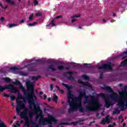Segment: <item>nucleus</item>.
Masks as SVG:
<instances>
[{"label":"nucleus","mask_w":127,"mask_h":127,"mask_svg":"<svg viewBox=\"0 0 127 127\" xmlns=\"http://www.w3.org/2000/svg\"><path fill=\"white\" fill-rule=\"evenodd\" d=\"M78 83H79V84H81V85H83L84 86H86V87H91V84L89 82H84L81 80V79L78 80Z\"/></svg>","instance_id":"15"},{"label":"nucleus","mask_w":127,"mask_h":127,"mask_svg":"<svg viewBox=\"0 0 127 127\" xmlns=\"http://www.w3.org/2000/svg\"><path fill=\"white\" fill-rule=\"evenodd\" d=\"M62 104L64 105V104H65V102L64 101H62Z\"/></svg>","instance_id":"58"},{"label":"nucleus","mask_w":127,"mask_h":127,"mask_svg":"<svg viewBox=\"0 0 127 127\" xmlns=\"http://www.w3.org/2000/svg\"><path fill=\"white\" fill-rule=\"evenodd\" d=\"M49 25L50 26H51V27H53V26H55V25H56L54 23V20L51 21V22L49 23Z\"/></svg>","instance_id":"27"},{"label":"nucleus","mask_w":127,"mask_h":127,"mask_svg":"<svg viewBox=\"0 0 127 127\" xmlns=\"http://www.w3.org/2000/svg\"><path fill=\"white\" fill-rule=\"evenodd\" d=\"M20 117L21 119H24L25 120L24 127L28 126L29 127V121L28 120V117L26 115V113L22 112L20 114Z\"/></svg>","instance_id":"12"},{"label":"nucleus","mask_w":127,"mask_h":127,"mask_svg":"<svg viewBox=\"0 0 127 127\" xmlns=\"http://www.w3.org/2000/svg\"><path fill=\"white\" fill-rule=\"evenodd\" d=\"M30 124L32 125V127H39V125H38V124H35V122L32 120L29 121V125Z\"/></svg>","instance_id":"19"},{"label":"nucleus","mask_w":127,"mask_h":127,"mask_svg":"<svg viewBox=\"0 0 127 127\" xmlns=\"http://www.w3.org/2000/svg\"><path fill=\"white\" fill-rule=\"evenodd\" d=\"M90 97L91 100H89V99H85L83 102L84 104H88V106H93V107H96L97 106V102H99V100L98 99H96L95 96L93 95H89Z\"/></svg>","instance_id":"6"},{"label":"nucleus","mask_w":127,"mask_h":127,"mask_svg":"<svg viewBox=\"0 0 127 127\" xmlns=\"http://www.w3.org/2000/svg\"><path fill=\"white\" fill-rule=\"evenodd\" d=\"M62 85H64V87H65L67 89V103L70 107V109H68V112L69 114H71L72 112L77 111L78 108H80L81 106L77 105L78 103L77 102L71 101V99H73L74 98V95L72 94V91L70 90L71 87H70L68 84H66L64 83H62Z\"/></svg>","instance_id":"4"},{"label":"nucleus","mask_w":127,"mask_h":127,"mask_svg":"<svg viewBox=\"0 0 127 127\" xmlns=\"http://www.w3.org/2000/svg\"><path fill=\"white\" fill-rule=\"evenodd\" d=\"M60 92H61L62 94H64V91L63 90H60Z\"/></svg>","instance_id":"55"},{"label":"nucleus","mask_w":127,"mask_h":127,"mask_svg":"<svg viewBox=\"0 0 127 127\" xmlns=\"http://www.w3.org/2000/svg\"><path fill=\"white\" fill-rule=\"evenodd\" d=\"M3 95H3V97H8V95L6 94L5 93H4Z\"/></svg>","instance_id":"51"},{"label":"nucleus","mask_w":127,"mask_h":127,"mask_svg":"<svg viewBox=\"0 0 127 127\" xmlns=\"http://www.w3.org/2000/svg\"><path fill=\"white\" fill-rule=\"evenodd\" d=\"M10 99L11 101H14V99H15V96H11L10 97Z\"/></svg>","instance_id":"38"},{"label":"nucleus","mask_w":127,"mask_h":127,"mask_svg":"<svg viewBox=\"0 0 127 127\" xmlns=\"http://www.w3.org/2000/svg\"><path fill=\"white\" fill-rule=\"evenodd\" d=\"M58 69H59L60 71H62V70H63L64 69H66L67 70H69V69H70V67L69 66L64 67L62 65H59L58 66Z\"/></svg>","instance_id":"18"},{"label":"nucleus","mask_w":127,"mask_h":127,"mask_svg":"<svg viewBox=\"0 0 127 127\" xmlns=\"http://www.w3.org/2000/svg\"><path fill=\"white\" fill-rule=\"evenodd\" d=\"M119 86L120 87H123L124 85H123V84H119Z\"/></svg>","instance_id":"60"},{"label":"nucleus","mask_w":127,"mask_h":127,"mask_svg":"<svg viewBox=\"0 0 127 127\" xmlns=\"http://www.w3.org/2000/svg\"><path fill=\"white\" fill-rule=\"evenodd\" d=\"M103 77H104V73L101 72L100 74V79H103Z\"/></svg>","instance_id":"41"},{"label":"nucleus","mask_w":127,"mask_h":127,"mask_svg":"<svg viewBox=\"0 0 127 127\" xmlns=\"http://www.w3.org/2000/svg\"><path fill=\"white\" fill-rule=\"evenodd\" d=\"M120 119H123V116H120L119 117V120H120Z\"/></svg>","instance_id":"57"},{"label":"nucleus","mask_w":127,"mask_h":127,"mask_svg":"<svg viewBox=\"0 0 127 127\" xmlns=\"http://www.w3.org/2000/svg\"><path fill=\"white\" fill-rule=\"evenodd\" d=\"M28 114H29L30 118H32V117H33V115H35V114H34V113H33H33L29 112Z\"/></svg>","instance_id":"33"},{"label":"nucleus","mask_w":127,"mask_h":127,"mask_svg":"<svg viewBox=\"0 0 127 127\" xmlns=\"http://www.w3.org/2000/svg\"><path fill=\"white\" fill-rule=\"evenodd\" d=\"M34 3L35 5H37V4H38V1H37V0H34Z\"/></svg>","instance_id":"44"},{"label":"nucleus","mask_w":127,"mask_h":127,"mask_svg":"<svg viewBox=\"0 0 127 127\" xmlns=\"http://www.w3.org/2000/svg\"><path fill=\"white\" fill-rule=\"evenodd\" d=\"M24 21H25V19H22L20 21V23H24Z\"/></svg>","instance_id":"49"},{"label":"nucleus","mask_w":127,"mask_h":127,"mask_svg":"<svg viewBox=\"0 0 127 127\" xmlns=\"http://www.w3.org/2000/svg\"><path fill=\"white\" fill-rule=\"evenodd\" d=\"M53 100L54 102H55V103H57V102H58V97L55 93L53 94Z\"/></svg>","instance_id":"21"},{"label":"nucleus","mask_w":127,"mask_h":127,"mask_svg":"<svg viewBox=\"0 0 127 127\" xmlns=\"http://www.w3.org/2000/svg\"><path fill=\"white\" fill-rule=\"evenodd\" d=\"M105 107L107 109H109L111 106H113V102L108 98L107 100L105 101Z\"/></svg>","instance_id":"13"},{"label":"nucleus","mask_w":127,"mask_h":127,"mask_svg":"<svg viewBox=\"0 0 127 127\" xmlns=\"http://www.w3.org/2000/svg\"><path fill=\"white\" fill-rule=\"evenodd\" d=\"M36 62H38L39 63H42V60L40 59L37 60L35 63H33V64H36Z\"/></svg>","instance_id":"35"},{"label":"nucleus","mask_w":127,"mask_h":127,"mask_svg":"<svg viewBox=\"0 0 127 127\" xmlns=\"http://www.w3.org/2000/svg\"><path fill=\"white\" fill-rule=\"evenodd\" d=\"M28 71H30V72H34L36 71V68L33 66H30L28 68Z\"/></svg>","instance_id":"22"},{"label":"nucleus","mask_w":127,"mask_h":127,"mask_svg":"<svg viewBox=\"0 0 127 127\" xmlns=\"http://www.w3.org/2000/svg\"><path fill=\"white\" fill-rule=\"evenodd\" d=\"M82 77L83 78V79H85V80H89V79H90V77H89V76H87L86 74H83Z\"/></svg>","instance_id":"31"},{"label":"nucleus","mask_w":127,"mask_h":127,"mask_svg":"<svg viewBox=\"0 0 127 127\" xmlns=\"http://www.w3.org/2000/svg\"><path fill=\"white\" fill-rule=\"evenodd\" d=\"M20 75H21V76H26L27 75L26 73H25L23 71H20Z\"/></svg>","instance_id":"37"},{"label":"nucleus","mask_w":127,"mask_h":127,"mask_svg":"<svg viewBox=\"0 0 127 127\" xmlns=\"http://www.w3.org/2000/svg\"><path fill=\"white\" fill-rule=\"evenodd\" d=\"M51 122V121H49V123H48L49 124V127H52V123Z\"/></svg>","instance_id":"45"},{"label":"nucleus","mask_w":127,"mask_h":127,"mask_svg":"<svg viewBox=\"0 0 127 127\" xmlns=\"http://www.w3.org/2000/svg\"><path fill=\"white\" fill-rule=\"evenodd\" d=\"M94 123H95V121H93V122H90V124L91 125V124H94Z\"/></svg>","instance_id":"64"},{"label":"nucleus","mask_w":127,"mask_h":127,"mask_svg":"<svg viewBox=\"0 0 127 127\" xmlns=\"http://www.w3.org/2000/svg\"><path fill=\"white\" fill-rule=\"evenodd\" d=\"M0 5L1 6V7H2V8H4V9L7 8V5L6 6H3L1 3H0Z\"/></svg>","instance_id":"43"},{"label":"nucleus","mask_w":127,"mask_h":127,"mask_svg":"<svg viewBox=\"0 0 127 127\" xmlns=\"http://www.w3.org/2000/svg\"><path fill=\"white\" fill-rule=\"evenodd\" d=\"M103 90H105L109 93H112V94L108 95L107 94H104L103 93L99 94V97L103 98V99H106V98H110L113 101L118 102V106L122 111H125L127 109V86L124 87V90L122 89L121 93L122 95H119L116 93L114 92L113 89L109 86H104L102 87Z\"/></svg>","instance_id":"1"},{"label":"nucleus","mask_w":127,"mask_h":127,"mask_svg":"<svg viewBox=\"0 0 127 127\" xmlns=\"http://www.w3.org/2000/svg\"><path fill=\"white\" fill-rule=\"evenodd\" d=\"M79 93L78 96L75 98V101L77 105L82 106V99L86 96V90L83 89V92L79 91Z\"/></svg>","instance_id":"7"},{"label":"nucleus","mask_w":127,"mask_h":127,"mask_svg":"<svg viewBox=\"0 0 127 127\" xmlns=\"http://www.w3.org/2000/svg\"><path fill=\"white\" fill-rule=\"evenodd\" d=\"M47 99V95H46V94L44 95V98L43 99L44 100H46Z\"/></svg>","instance_id":"48"},{"label":"nucleus","mask_w":127,"mask_h":127,"mask_svg":"<svg viewBox=\"0 0 127 127\" xmlns=\"http://www.w3.org/2000/svg\"><path fill=\"white\" fill-rule=\"evenodd\" d=\"M0 20L1 21H3V20H4V18L3 17H1L0 18Z\"/></svg>","instance_id":"52"},{"label":"nucleus","mask_w":127,"mask_h":127,"mask_svg":"<svg viewBox=\"0 0 127 127\" xmlns=\"http://www.w3.org/2000/svg\"><path fill=\"white\" fill-rule=\"evenodd\" d=\"M17 106L16 107V111L17 113H20L21 110L25 109V104L22 101H19L18 99L16 100Z\"/></svg>","instance_id":"9"},{"label":"nucleus","mask_w":127,"mask_h":127,"mask_svg":"<svg viewBox=\"0 0 127 127\" xmlns=\"http://www.w3.org/2000/svg\"><path fill=\"white\" fill-rule=\"evenodd\" d=\"M10 70H12L13 71H18V70H19V68H18L17 67H15V66H12L10 67Z\"/></svg>","instance_id":"28"},{"label":"nucleus","mask_w":127,"mask_h":127,"mask_svg":"<svg viewBox=\"0 0 127 127\" xmlns=\"http://www.w3.org/2000/svg\"><path fill=\"white\" fill-rule=\"evenodd\" d=\"M11 90L12 91H15L16 89L12 84L4 85L3 86L0 85V93H3L4 90Z\"/></svg>","instance_id":"10"},{"label":"nucleus","mask_w":127,"mask_h":127,"mask_svg":"<svg viewBox=\"0 0 127 127\" xmlns=\"http://www.w3.org/2000/svg\"><path fill=\"white\" fill-rule=\"evenodd\" d=\"M126 126H127V124L124 123L123 124V127H126Z\"/></svg>","instance_id":"62"},{"label":"nucleus","mask_w":127,"mask_h":127,"mask_svg":"<svg viewBox=\"0 0 127 127\" xmlns=\"http://www.w3.org/2000/svg\"><path fill=\"white\" fill-rule=\"evenodd\" d=\"M7 3H11V5H14L15 3L11 0H4Z\"/></svg>","instance_id":"25"},{"label":"nucleus","mask_w":127,"mask_h":127,"mask_svg":"<svg viewBox=\"0 0 127 127\" xmlns=\"http://www.w3.org/2000/svg\"><path fill=\"white\" fill-rule=\"evenodd\" d=\"M6 26H8L9 28H11L14 26H16V24H8L6 25Z\"/></svg>","instance_id":"29"},{"label":"nucleus","mask_w":127,"mask_h":127,"mask_svg":"<svg viewBox=\"0 0 127 127\" xmlns=\"http://www.w3.org/2000/svg\"><path fill=\"white\" fill-rule=\"evenodd\" d=\"M35 100L34 99V104H29V109H32V106H33V113L36 115L35 116V120L37 121L38 119L39 120V124L40 125H42V126H45L46 123H49V121H50L52 123H54L56 124L57 123V120L55 118V117H53L52 115L48 116V119L45 118L44 117V115H43V113L41 112V108H40V106L38 104H35Z\"/></svg>","instance_id":"3"},{"label":"nucleus","mask_w":127,"mask_h":127,"mask_svg":"<svg viewBox=\"0 0 127 127\" xmlns=\"http://www.w3.org/2000/svg\"><path fill=\"white\" fill-rule=\"evenodd\" d=\"M19 122L20 124H23V123H24L23 121H22V120L19 121Z\"/></svg>","instance_id":"59"},{"label":"nucleus","mask_w":127,"mask_h":127,"mask_svg":"<svg viewBox=\"0 0 127 127\" xmlns=\"http://www.w3.org/2000/svg\"><path fill=\"white\" fill-rule=\"evenodd\" d=\"M35 24H37V22H34L33 23H30L28 24V26H34Z\"/></svg>","instance_id":"32"},{"label":"nucleus","mask_w":127,"mask_h":127,"mask_svg":"<svg viewBox=\"0 0 127 127\" xmlns=\"http://www.w3.org/2000/svg\"><path fill=\"white\" fill-rule=\"evenodd\" d=\"M119 75H127V72L121 71L118 72Z\"/></svg>","instance_id":"30"},{"label":"nucleus","mask_w":127,"mask_h":127,"mask_svg":"<svg viewBox=\"0 0 127 127\" xmlns=\"http://www.w3.org/2000/svg\"><path fill=\"white\" fill-rule=\"evenodd\" d=\"M3 80H4L6 83H9V82L11 81V79L8 77H4L3 78Z\"/></svg>","instance_id":"26"},{"label":"nucleus","mask_w":127,"mask_h":127,"mask_svg":"<svg viewBox=\"0 0 127 127\" xmlns=\"http://www.w3.org/2000/svg\"><path fill=\"white\" fill-rule=\"evenodd\" d=\"M122 59L123 60L126 59V60H125L124 61H123L121 63V65L117 66V71H122V68H121V67H122V66L123 67H127V55H125V56H124L123 57Z\"/></svg>","instance_id":"11"},{"label":"nucleus","mask_w":127,"mask_h":127,"mask_svg":"<svg viewBox=\"0 0 127 127\" xmlns=\"http://www.w3.org/2000/svg\"><path fill=\"white\" fill-rule=\"evenodd\" d=\"M61 17H62V16L59 15V16H56L55 18L56 19H58V18H61Z\"/></svg>","instance_id":"47"},{"label":"nucleus","mask_w":127,"mask_h":127,"mask_svg":"<svg viewBox=\"0 0 127 127\" xmlns=\"http://www.w3.org/2000/svg\"><path fill=\"white\" fill-rule=\"evenodd\" d=\"M81 16L80 15H74L71 17V18H72L71 22H74V21H77V19H73L75 18V17H80Z\"/></svg>","instance_id":"20"},{"label":"nucleus","mask_w":127,"mask_h":127,"mask_svg":"<svg viewBox=\"0 0 127 127\" xmlns=\"http://www.w3.org/2000/svg\"><path fill=\"white\" fill-rule=\"evenodd\" d=\"M106 120H110V115H107L106 117Z\"/></svg>","instance_id":"50"},{"label":"nucleus","mask_w":127,"mask_h":127,"mask_svg":"<svg viewBox=\"0 0 127 127\" xmlns=\"http://www.w3.org/2000/svg\"><path fill=\"white\" fill-rule=\"evenodd\" d=\"M14 85L16 86H19L20 89H21L22 92L24 93V97L21 95L18 96V99H22L24 103L27 102L30 105L32 104L34 105V100H37L36 96L33 93L34 92V88H33V83L30 82V81H28L26 82V85L27 88V91L25 90V88L21 85L20 81L16 79L15 82H13Z\"/></svg>","instance_id":"2"},{"label":"nucleus","mask_w":127,"mask_h":127,"mask_svg":"<svg viewBox=\"0 0 127 127\" xmlns=\"http://www.w3.org/2000/svg\"><path fill=\"white\" fill-rule=\"evenodd\" d=\"M48 102H51V98L48 97Z\"/></svg>","instance_id":"53"},{"label":"nucleus","mask_w":127,"mask_h":127,"mask_svg":"<svg viewBox=\"0 0 127 127\" xmlns=\"http://www.w3.org/2000/svg\"><path fill=\"white\" fill-rule=\"evenodd\" d=\"M41 76L40 75H38L37 76H33L32 77V80H33V81H37V80H38V79H39V78H41Z\"/></svg>","instance_id":"24"},{"label":"nucleus","mask_w":127,"mask_h":127,"mask_svg":"<svg viewBox=\"0 0 127 127\" xmlns=\"http://www.w3.org/2000/svg\"><path fill=\"white\" fill-rule=\"evenodd\" d=\"M36 16L37 17H39V16H42V13H40V12L36 13Z\"/></svg>","instance_id":"34"},{"label":"nucleus","mask_w":127,"mask_h":127,"mask_svg":"<svg viewBox=\"0 0 127 127\" xmlns=\"http://www.w3.org/2000/svg\"><path fill=\"white\" fill-rule=\"evenodd\" d=\"M43 92H39V95H43Z\"/></svg>","instance_id":"61"},{"label":"nucleus","mask_w":127,"mask_h":127,"mask_svg":"<svg viewBox=\"0 0 127 127\" xmlns=\"http://www.w3.org/2000/svg\"><path fill=\"white\" fill-rule=\"evenodd\" d=\"M19 121H17V122L16 123V125H14V127H20V125H19Z\"/></svg>","instance_id":"36"},{"label":"nucleus","mask_w":127,"mask_h":127,"mask_svg":"<svg viewBox=\"0 0 127 127\" xmlns=\"http://www.w3.org/2000/svg\"><path fill=\"white\" fill-rule=\"evenodd\" d=\"M29 20H32V19H33V14H32L30 15V16L29 17Z\"/></svg>","instance_id":"39"},{"label":"nucleus","mask_w":127,"mask_h":127,"mask_svg":"<svg viewBox=\"0 0 127 127\" xmlns=\"http://www.w3.org/2000/svg\"><path fill=\"white\" fill-rule=\"evenodd\" d=\"M84 98H85V100H87V99H89V98H90V95L87 96L86 94L85 93V96L84 97Z\"/></svg>","instance_id":"42"},{"label":"nucleus","mask_w":127,"mask_h":127,"mask_svg":"<svg viewBox=\"0 0 127 127\" xmlns=\"http://www.w3.org/2000/svg\"><path fill=\"white\" fill-rule=\"evenodd\" d=\"M98 69L99 70H105L106 71L110 70V71H112V70H113V68L112 67V63L109 62L107 63H103L101 64V66L98 67Z\"/></svg>","instance_id":"8"},{"label":"nucleus","mask_w":127,"mask_h":127,"mask_svg":"<svg viewBox=\"0 0 127 127\" xmlns=\"http://www.w3.org/2000/svg\"><path fill=\"white\" fill-rule=\"evenodd\" d=\"M56 88H57V89H58V90H60V87H59V86H57V85H56Z\"/></svg>","instance_id":"54"},{"label":"nucleus","mask_w":127,"mask_h":127,"mask_svg":"<svg viewBox=\"0 0 127 127\" xmlns=\"http://www.w3.org/2000/svg\"><path fill=\"white\" fill-rule=\"evenodd\" d=\"M113 17L116 16V14H115V13H113Z\"/></svg>","instance_id":"63"},{"label":"nucleus","mask_w":127,"mask_h":127,"mask_svg":"<svg viewBox=\"0 0 127 127\" xmlns=\"http://www.w3.org/2000/svg\"><path fill=\"white\" fill-rule=\"evenodd\" d=\"M0 127H5V125L3 123L1 122L0 123Z\"/></svg>","instance_id":"40"},{"label":"nucleus","mask_w":127,"mask_h":127,"mask_svg":"<svg viewBox=\"0 0 127 127\" xmlns=\"http://www.w3.org/2000/svg\"><path fill=\"white\" fill-rule=\"evenodd\" d=\"M120 112H121V111H120V110H119V109L116 108L114 110V111H113V115H118V114H120Z\"/></svg>","instance_id":"23"},{"label":"nucleus","mask_w":127,"mask_h":127,"mask_svg":"<svg viewBox=\"0 0 127 127\" xmlns=\"http://www.w3.org/2000/svg\"><path fill=\"white\" fill-rule=\"evenodd\" d=\"M65 74L66 75H69V76H68L67 78L68 80H74V77H73V74H74V72L73 71H67Z\"/></svg>","instance_id":"14"},{"label":"nucleus","mask_w":127,"mask_h":127,"mask_svg":"<svg viewBox=\"0 0 127 127\" xmlns=\"http://www.w3.org/2000/svg\"><path fill=\"white\" fill-rule=\"evenodd\" d=\"M50 69L53 71H56V68L54 67V65L53 64L49 65L47 68V71H49Z\"/></svg>","instance_id":"17"},{"label":"nucleus","mask_w":127,"mask_h":127,"mask_svg":"<svg viewBox=\"0 0 127 127\" xmlns=\"http://www.w3.org/2000/svg\"><path fill=\"white\" fill-rule=\"evenodd\" d=\"M106 123L110 124V123H111V119L107 120L105 118H103L102 120H101L102 125H106Z\"/></svg>","instance_id":"16"},{"label":"nucleus","mask_w":127,"mask_h":127,"mask_svg":"<svg viewBox=\"0 0 127 127\" xmlns=\"http://www.w3.org/2000/svg\"><path fill=\"white\" fill-rule=\"evenodd\" d=\"M108 127H114V125H110Z\"/></svg>","instance_id":"56"},{"label":"nucleus","mask_w":127,"mask_h":127,"mask_svg":"<svg viewBox=\"0 0 127 127\" xmlns=\"http://www.w3.org/2000/svg\"><path fill=\"white\" fill-rule=\"evenodd\" d=\"M100 108H101L100 103L97 101L95 107L92 105H88L86 106V110H85L84 108H82V106H81L80 107H77V109H79L80 113H85L86 112H95L97 110H99Z\"/></svg>","instance_id":"5"},{"label":"nucleus","mask_w":127,"mask_h":127,"mask_svg":"<svg viewBox=\"0 0 127 127\" xmlns=\"http://www.w3.org/2000/svg\"><path fill=\"white\" fill-rule=\"evenodd\" d=\"M50 89H51V91H53V84H51L50 85Z\"/></svg>","instance_id":"46"}]
</instances>
